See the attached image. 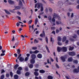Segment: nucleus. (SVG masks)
<instances>
[{
  "instance_id": "f257e3e1",
  "label": "nucleus",
  "mask_w": 79,
  "mask_h": 79,
  "mask_svg": "<svg viewBox=\"0 0 79 79\" xmlns=\"http://www.w3.org/2000/svg\"><path fill=\"white\" fill-rule=\"evenodd\" d=\"M37 8L38 9H40V10L42 12L44 10V7H43V4L41 3H37L35 4V8H37Z\"/></svg>"
},
{
  "instance_id": "f03ea898",
  "label": "nucleus",
  "mask_w": 79,
  "mask_h": 79,
  "mask_svg": "<svg viewBox=\"0 0 79 79\" xmlns=\"http://www.w3.org/2000/svg\"><path fill=\"white\" fill-rule=\"evenodd\" d=\"M15 8L13 10H10V12L11 13H16V12L14 11L15 10H19L20 9V7L19 6H15Z\"/></svg>"
},
{
  "instance_id": "7ed1b4c3",
  "label": "nucleus",
  "mask_w": 79,
  "mask_h": 79,
  "mask_svg": "<svg viewBox=\"0 0 79 79\" xmlns=\"http://www.w3.org/2000/svg\"><path fill=\"white\" fill-rule=\"evenodd\" d=\"M53 18L52 19V21L53 23H55V18H56V17L57 16V15L55 13H54L53 15Z\"/></svg>"
},
{
  "instance_id": "20e7f679",
  "label": "nucleus",
  "mask_w": 79,
  "mask_h": 79,
  "mask_svg": "<svg viewBox=\"0 0 79 79\" xmlns=\"http://www.w3.org/2000/svg\"><path fill=\"white\" fill-rule=\"evenodd\" d=\"M69 55L70 56H75L76 55V53L74 52H70L69 53Z\"/></svg>"
},
{
  "instance_id": "39448f33",
  "label": "nucleus",
  "mask_w": 79,
  "mask_h": 79,
  "mask_svg": "<svg viewBox=\"0 0 79 79\" xmlns=\"http://www.w3.org/2000/svg\"><path fill=\"white\" fill-rule=\"evenodd\" d=\"M62 50L64 52H65L67 50V48L66 47H63L62 48Z\"/></svg>"
},
{
  "instance_id": "423d86ee",
  "label": "nucleus",
  "mask_w": 79,
  "mask_h": 79,
  "mask_svg": "<svg viewBox=\"0 0 79 79\" xmlns=\"http://www.w3.org/2000/svg\"><path fill=\"white\" fill-rule=\"evenodd\" d=\"M31 58L32 59H34L35 60L36 58V55L35 54H33L31 56Z\"/></svg>"
},
{
  "instance_id": "0eeeda50",
  "label": "nucleus",
  "mask_w": 79,
  "mask_h": 79,
  "mask_svg": "<svg viewBox=\"0 0 79 79\" xmlns=\"http://www.w3.org/2000/svg\"><path fill=\"white\" fill-rule=\"evenodd\" d=\"M65 3L67 5H72V3L70 2H69V0H66Z\"/></svg>"
},
{
  "instance_id": "6e6552de",
  "label": "nucleus",
  "mask_w": 79,
  "mask_h": 79,
  "mask_svg": "<svg viewBox=\"0 0 79 79\" xmlns=\"http://www.w3.org/2000/svg\"><path fill=\"white\" fill-rule=\"evenodd\" d=\"M68 61L69 62H72L73 61V59L72 57H69L68 59Z\"/></svg>"
},
{
  "instance_id": "1a4fd4ad",
  "label": "nucleus",
  "mask_w": 79,
  "mask_h": 79,
  "mask_svg": "<svg viewBox=\"0 0 79 79\" xmlns=\"http://www.w3.org/2000/svg\"><path fill=\"white\" fill-rule=\"evenodd\" d=\"M60 58L63 62H64V61H66V60H65V57H64L61 56L60 57Z\"/></svg>"
},
{
  "instance_id": "9d476101",
  "label": "nucleus",
  "mask_w": 79,
  "mask_h": 79,
  "mask_svg": "<svg viewBox=\"0 0 79 79\" xmlns=\"http://www.w3.org/2000/svg\"><path fill=\"white\" fill-rule=\"evenodd\" d=\"M8 2L9 4H15V2L13 1L8 0Z\"/></svg>"
},
{
  "instance_id": "9b49d317",
  "label": "nucleus",
  "mask_w": 79,
  "mask_h": 79,
  "mask_svg": "<svg viewBox=\"0 0 79 79\" xmlns=\"http://www.w3.org/2000/svg\"><path fill=\"white\" fill-rule=\"evenodd\" d=\"M56 25H60V24H62V23L60 21H56Z\"/></svg>"
},
{
  "instance_id": "f8f14e48",
  "label": "nucleus",
  "mask_w": 79,
  "mask_h": 79,
  "mask_svg": "<svg viewBox=\"0 0 79 79\" xmlns=\"http://www.w3.org/2000/svg\"><path fill=\"white\" fill-rule=\"evenodd\" d=\"M35 59H32L30 60V63L32 64H34L35 63Z\"/></svg>"
},
{
  "instance_id": "ddd939ff",
  "label": "nucleus",
  "mask_w": 79,
  "mask_h": 79,
  "mask_svg": "<svg viewBox=\"0 0 79 79\" xmlns=\"http://www.w3.org/2000/svg\"><path fill=\"white\" fill-rule=\"evenodd\" d=\"M73 72L75 73H79V70L76 69H75L73 70Z\"/></svg>"
},
{
  "instance_id": "4468645a",
  "label": "nucleus",
  "mask_w": 79,
  "mask_h": 79,
  "mask_svg": "<svg viewBox=\"0 0 79 79\" xmlns=\"http://www.w3.org/2000/svg\"><path fill=\"white\" fill-rule=\"evenodd\" d=\"M37 56L38 58H42V54H39L37 55Z\"/></svg>"
},
{
  "instance_id": "2eb2a0df",
  "label": "nucleus",
  "mask_w": 79,
  "mask_h": 79,
  "mask_svg": "<svg viewBox=\"0 0 79 79\" xmlns=\"http://www.w3.org/2000/svg\"><path fill=\"white\" fill-rule=\"evenodd\" d=\"M4 11H5V13H6V14H7V15H10V14H11L10 12L7 10H5Z\"/></svg>"
},
{
  "instance_id": "dca6fc26",
  "label": "nucleus",
  "mask_w": 79,
  "mask_h": 79,
  "mask_svg": "<svg viewBox=\"0 0 79 79\" xmlns=\"http://www.w3.org/2000/svg\"><path fill=\"white\" fill-rule=\"evenodd\" d=\"M61 50H62V48L59 47H57V51L58 52H60L61 51Z\"/></svg>"
},
{
  "instance_id": "f3484780",
  "label": "nucleus",
  "mask_w": 79,
  "mask_h": 79,
  "mask_svg": "<svg viewBox=\"0 0 79 79\" xmlns=\"http://www.w3.org/2000/svg\"><path fill=\"white\" fill-rule=\"evenodd\" d=\"M61 38L60 36H58L57 38V41L58 42H61Z\"/></svg>"
},
{
  "instance_id": "a211bd4d",
  "label": "nucleus",
  "mask_w": 79,
  "mask_h": 79,
  "mask_svg": "<svg viewBox=\"0 0 79 79\" xmlns=\"http://www.w3.org/2000/svg\"><path fill=\"white\" fill-rule=\"evenodd\" d=\"M19 60L20 61H23L24 60V59L22 57H21L19 58Z\"/></svg>"
},
{
  "instance_id": "6ab92c4d",
  "label": "nucleus",
  "mask_w": 79,
  "mask_h": 79,
  "mask_svg": "<svg viewBox=\"0 0 79 79\" xmlns=\"http://www.w3.org/2000/svg\"><path fill=\"white\" fill-rule=\"evenodd\" d=\"M73 62L75 64H77L78 63V61L77 60H74Z\"/></svg>"
},
{
  "instance_id": "aec40b11",
  "label": "nucleus",
  "mask_w": 79,
  "mask_h": 79,
  "mask_svg": "<svg viewBox=\"0 0 79 79\" xmlns=\"http://www.w3.org/2000/svg\"><path fill=\"white\" fill-rule=\"evenodd\" d=\"M37 23H38V18H36L35 19V25H37Z\"/></svg>"
},
{
  "instance_id": "412c9836",
  "label": "nucleus",
  "mask_w": 79,
  "mask_h": 79,
  "mask_svg": "<svg viewBox=\"0 0 79 79\" xmlns=\"http://www.w3.org/2000/svg\"><path fill=\"white\" fill-rule=\"evenodd\" d=\"M34 74L35 76H39V73L38 72H35L34 73Z\"/></svg>"
},
{
  "instance_id": "4be33fe9",
  "label": "nucleus",
  "mask_w": 79,
  "mask_h": 79,
  "mask_svg": "<svg viewBox=\"0 0 79 79\" xmlns=\"http://www.w3.org/2000/svg\"><path fill=\"white\" fill-rule=\"evenodd\" d=\"M19 67V65L18 64H17L15 65V66L14 68L15 69H17L18 67Z\"/></svg>"
},
{
  "instance_id": "5701e85b",
  "label": "nucleus",
  "mask_w": 79,
  "mask_h": 79,
  "mask_svg": "<svg viewBox=\"0 0 79 79\" xmlns=\"http://www.w3.org/2000/svg\"><path fill=\"white\" fill-rule=\"evenodd\" d=\"M74 50V47H71V46H69V50Z\"/></svg>"
},
{
  "instance_id": "b1692460",
  "label": "nucleus",
  "mask_w": 79,
  "mask_h": 79,
  "mask_svg": "<svg viewBox=\"0 0 79 79\" xmlns=\"http://www.w3.org/2000/svg\"><path fill=\"white\" fill-rule=\"evenodd\" d=\"M45 71L43 70H40V73H45Z\"/></svg>"
},
{
  "instance_id": "393cba45",
  "label": "nucleus",
  "mask_w": 79,
  "mask_h": 79,
  "mask_svg": "<svg viewBox=\"0 0 79 79\" xmlns=\"http://www.w3.org/2000/svg\"><path fill=\"white\" fill-rule=\"evenodd\" d=\"M45 47L47 49V51L48 52V53H50V51H49V49H48V48L47 47V46L46 45Z\"/></svg>"
},
{
  "instance_id": "a878e982",
  "label": "nucleus",
  "mask_w": 79,
  "mask_h": 79,
  "mask_svg": "<svg viewBox=\"0 0 79 79\" xmlns=\"http://www.w3.org/2000/svg\"><path fill=\"white\" fill-rule=\"evenodd\" d=\"M20 52H21V50L19 49H18L17 50V53L19 54H20Z\"/></svg>"
},
{
  "instance_id": "bb28decb",
  "label": "nucleus",
  "mask_w": 79,
  "mask_h": 79,
  "mask_svg": "<svg viewBox=\"0 0 79 79\" xmlns=\"http://www.w3.org/2000/svg\"><path fill=\"white\" fill-rule=\"evenodd\" d=\"M14 78L15 79H17L18 78V76L17 75H15L14 76Z\"/></svg>"
},
{
  "instance_id": "cd10ccee",
  "label": "nucleus",
  "mask_w": 79,
  "mask_h": 79,
  "mask_svg": "<svg viewBox=\"0 0 79 79\" xmlns=\"http://www.w3.org/2000/svg\"><path fill=\"white\" fill-rule=\"evenodd\" d=\"M50 41L51 42H52V44H53V42L55 41V40H54V39H53L51 37Z\"/></svg>"
},
{
  "instance_id": "c85d7f7f",
  "label": "nucleus",
  "mask_w": 79,
  "mask_h": 79,
  "mask_svg": "<svg viewBox=\"0 0 79 79\" xmlns=\"http://www.w3.org/2000/svg\"><path fill=\"white\" fill-rule=\"evenodd\" d=\"M57 44L59 45H62V43H61L60 41H58Z\"/></svg>"
},
{
  "instance_id": "c756f323",
  "label": "nucleus",
  "mask_w": 79,
  "mask_h": 79,
  "mask_svg": "<svg viewBox=\"0 0 79 79\" xmlns=\"http://www.w3.org/2000/svg\"><path fill=\"white\" fill-rule=\"evenodd\" d=\"M29 67L30 68V69H32V68H33V64H30L29 66Z\"/></svg>"
},
{
  "instance_id": "7c9ffc66",
  "label": "nucleus",
  "mask_w": 79,
  "mask_h": 79,
  "mask_svg": "<svg viewBox=\"0 0 79 79\" xmlns=\"http://www.w3.org/2000/svg\"><path fill=\"white\" fill-rule=\"evenodd\" d=\"M66 40V37H64L63 38V39L62 40V42H64V41H65V40Z\"/></svg>"
},
{
  "instance_id": "2f4dec72",
  "label": "nucleus",
  "mask_w": 79,
  "mask_h": 79,
  "mask_svg": "<svg viewBox=\"0 0 79 79\" xmlns=\"http://www.w3.org/2000/svg\"><path fill=\"white\" fill-rule=\"evenodd\" d=\"M17 73L18 74H20L21 71L20 70H18L17 71Z\"/></svg>"
},
{
  "instance_id": "473e14b6",
  "label": "nucleus",
  "mask_w": 79,
  "mask_h": 79,
  "mask_svg": "<svg viewBox=\"0 0 79 79\" xmlns=\"http://www.w3.org/2000/svg\"><path fill=\"white\" fill-rule=\"evenodd\" d=\"M40 37H44V36H45V34H41L40 35Z\"/></svg>"
},
{
  "instance_id": "72a5a7b5",
  "label": "nucleus",
  "mask_w": 79,
  "mask_h": 79,
  "mask_svg": "<svg viewBox=\"0 0 79 79\" xmlns=\"http://www.w3.org/2000/svg\"><path fill=\"white\" fill-rule=\"evenodd\" d=\"M4 29H6L7 30H8L9 29V28H8V27L6 26L4 27Z\"/></svg>"
},
{
  "instance_id": "f704fd0d",
  "label": "nucleus",
  "mask_w": 79,
  "mask_h": 79,
  "mask_svg": "<svg viewBox=\"0 0 79 79\" xmlns=\"http://www.w3.org/2000/svg\"><path fill=\"white\" fill-rule=\"evenodd\" d=\"M48 79H53V77L52 76H48Z\"/></svg>"
},
{
  "instance_id": "c9c22d12",
  "label": "nucleus",
  "mask_w": 79,
  "mask_h": 79,
  "mask_svg": "<svg viewBox=\"0 0 79 79\" xmlns=\"http://www.w3.org/2000/svg\"><path fill=\"white\" fill-rule=\"evenodd\" d=\"M66 68L67 69H69L71 68V66L69 65H68L67 66H66Z\"/></svg>"
},
{
  "instance_id": "e433bc0d",
  "label": "nucleus",
  "mask_w": 79,
  "mask_h": 79,
  "mask_svg": "<svg viewBox=\"0 0 79 79\" xmlns=\"http://www.w3.org/2000/svg\"><path fill=\"white\" fill-rule=\"evenodd\" d=\"M20 23H19V22L17 23H16V26L17 27H19V25H20Z\"/></svg>"
},
{
  "instance_id": "4c0bfd02",
  "label": "nucleus",
  "mask_w": 79,
  "mask_h": 79,
  "mask_svg": "<svg viewBox=\"0 0 79 79\" xmlns=\"http://www.w3.org/2000/svg\"><path fill=\"white\" fill-rule=\"evenodd\" d=\"M19 5H23V4H22V2L20 0L19 1Z\"/></svg>"
},
{
  "instance_id": "58836bf2",
  "label": "nucleus",
  "mask_w": 79,
  "mask_h": 79,
  "mask_svg": "<svg viewBox=\"0 0 79 79\" xmlns=\"http://www.w3.org/2000/svg\"><path fill=\"white\" fill-rule=\"evenodd\" d=\"M30 73H29V72H27L26 74H25V76H28L29 75Z\"/></svg>"
},
{
  "instance_id": "ea45409f",
  "label": "nucleus",
  "mask_w": 79,
  "mask_h": 79,
  "mask_svg": "<svg viewBox=\"0 0 79 79\" xmlns=\"http://www.w3.org/2000/svg\"><path fill=\"white\" fill-rule=\"evenodd\" d=\"M18 70H19V71H21L22 70V67H19L18 68Z\"/></svg>"
},
{
  "instance_id": "a19ab883",
  "label": "nucleus",
  "mask_w": 79,
  "mask_h": 79,
  "mask_svg": "<svg viewBox=\"0 0 79 79\" xmlns=\"http://www.w3.org/2000/svg\"><path fill=\"white\" fill-rule=\"evenodd\" d=\"M32 20H30L28 22L29 24H31L32 23Z\"/></svg>"
},
{
  "instance_id": "79ce46f5",
  "label": "nucleus",
  "mask_w": 79,
  "mask_h": 79,
  "mask_svg": "<svg viewBox=\"0 0 79 79\" xmlns=\"http://www.w3.org/2000/svg\"><path fill=\"white\" fill-rule=\"evenodd\" d=\"M5 77V75H2L1 77V79H3V78Z\"/></svg>"
},
{
  "instance_id": "37998d69",
  "label": "nucleus",
  "mask_w": 79,
  "mask_h": 79,
  "mask_svg": "<svg viewBox=\"0 0 79 79\" xmlns=\"http://www.w3.org/2000/svg\"><path fill=\"white\" fill-rule=\"evenodd\" d=\"M34 42L35 43H38V42H39V41L36 39H35L34 40Z\"/></svg>"
},
{
  "instance_id": "c03bdc74",
  "label": "nucleus",
  "mask_w": 79,
  "mask_h": 79,
  "mask_svg": "<svg viewBox=\"0 0 79 79\" xmlns=\"http://www.w3.org/2000/svg\"><path fill=\"white\" fill-rule=\"evenodd\" d=\"M28 58H28V57H27L25 59V61H27L28 60Z\"/></svg>"
},
{
  "instance_id": "a18cd8bd",
  "label": "nucleus",
  "mask_w": 79,
  "mask_h": 79,
  "mask_svg": "<svg viewBox=\"0 0 79 79\" xmlns=\"http://www.w3.org/2000/svg\"><path fill=\"white\" fill-rule=\"evenodd\" d=\"M56 18H57L58 19H59V20H60L61 19V18H60V16L58 15H57V16L56 17Z\"/></svg>"
},
{
  "instance_id": "49530a36",
  "label": "nucleus",
  "mask_w": 79,
  "mask_h": 79,
  "mask_svg": "<svg viewBox=\"0 0 79 79\" xmlns=\"http://www.w3.org/2000/svg\"><path fill=\"white\" fill-rule=\"evenodd\" d=\"M32 50H36L37 48L36 47H32Z\"/></svg>"
},
{
  "instance_id": "de8ad7c7",
  "label": "nucleus",
  "mask_w": 79,
  "mask_h": 79,
  "mask_svg": "<svg viewBox=\"0 0 79 79\" xmlns=\"http://www.w3.org/2000/svg\"><path fill=\"white\" fill-rule=\"evenodd\" d=\"M73 38H74L75 39V38H76L77 37V35H74L73 36Z\"/></svg>"
},
{
  "instance_id": "09e8293b",
  "label": "nucleus",
  "mask_w": 79,
  "mask_h": 79,
  "mask_svg": "<svg viewBox=\"0 0 79 79\" xmlns=\"http://www.w3.org/2000/svg\"><path fill=\"white\" fill-rule=\"evenodd\" d=\"M56 66L57 68H60V67H59V66L58 65V64H56Z\"/></svg>"
},
{
  "instance_id": "8fccbe9b",
  "label": "nucleus",
  "mask_w": 79,
  "mask_h": 79,
  "mask_svg": "<svg viewBox=\"0 0 79 79\" xmlns=\"http://www.w3.org/2000/svg\"><path fill=\"white\" fill-rule=\"evenodd\" d=\"M16 18H18V19H19V20H20V21H21V17L19 16H17L16 17Z\"/></svg>"
},
{
  "instance_id": "3c124183",
  "label": "nucleus",
  "mask_w": 79,
  "mask_h": 79,
  "mask_svg": "<svg viewBox=\"0 0 79 79\" xmlns=\"http://www.w3.org/2000/svg\"><path fill=\"white\" fill-rule=\"evenodd\" d=\"M38 52H39V51L36 50L34 52V53L36 54L37 53H38Z\"/></svg>"
},
{
  "instance_id": "603ef678",
  "label": "nucleus",
  "mask_w": 79,
  "mask_h": 79,
  "mask_svg": "<svg viewBox=\"0 0 79 79\" xmlns=\"http://www.w3.org/2000/svg\"><path fill=\"white\" fill-rule=\"evenodd\" d=\"M45 40L46 42H47V44H48V38L47 37H46Z\"/></svg>"
},
{
  "instance_id": "864d4df0",
  "label": "nucleus",
  "mask_w": 79,
  "mask_h": 79,
  "mask_svg": "<svg viewBox=\"0 0 79 79\" xmlns=\"http://www.w3.org/2000/svg\"><path fill=\"white\" fill-rule=\"evenodd\" d=\"M56 33H58L60 32L59 30L56 29Z\"/></svg>"
},
{
  "instance_id": "5fc2aeb1",
  "label": "nucleus",
  "mask_w": 79,
  "mask_h": 79,
  "mask_svg": "<svg viewBox=\"0 0 79 79\" xmlns=\"http://www.w3.org/2000/svg\"><path fill=\"white\" fill-rule=\"evenodd\" d=\"M49 21H52V17L50 16H49L48 17Z\"/></svg>"
},
{
  "instance_id": "6e6d98bb",
  "label": "nucleus",
  "mask_w": 79,
  "mask_h": 79,
  "mask_svg": "<svg viewBox=\"0 0 79 79\" xmlns=\"http://www.w3.org/2000/svg\"><path fill=\"white\" fill-rule=\"evenodd\" d=\"M10 75L11 77H13V73L12 72H10Z\"/></svg>"
},
{
  "instance_id": "4d7b16f0",
  "label": "nucleus",
  "mask_w": 79,
  "mask_h": 79,
  "mask_svg": "<svg viewBox=\"0 0 79 79\" xmlns=\"http://www.w3.org/2000/svg\"><path fill=\"white\" fill-rule=\"evenodd\" d=\"M59 4H60V5H63V4L61 2H59Z\"/></svg>"
},
{
  "instance_id": "13d9d810",
  "label": "nucleus",
  "mask_w": 79,
  "mask_h": 79,
  "mask_svg": "<svg viewBox=\"0 0 79 79\" xmlns=\"http://www.w3.org/2000/svg\"><path fill=\"white\" fill-rule=\"evenodd\" d=\"M30 54H33V53H34V52L32 51H30Z\"/></svg>"
},
{
  "instance_id": "bf43d9fd",
  "label": "nucleus",
  "mask_w": 79,
  "mask_h": 79,
  "mask_svg": "<svg viewBox=\"0 0 79 79\" xmlns=\"http://www.w3.org/2000/svg\"><path fill=\"white\" fill-rule=\"evenodd\" d=\"M74 16V13H72V14L71 15V18H73Z\"/></svg>"
},
{
  "instance_id": "052dcab7",
  "label": "nucleus",
  "mask_w": 79,
  "mask_h": 79,
  "mask_svg": "<svg viewBox=\"0 0 79 79\" xmlns=\"http://www.w3.org/2000/svg\"><path fill=\"white\" fill-rule=\"evenodd\" d=\"M5 55V53H2L1 54V56H4V55Z\"/></svg>"
},
{
  "instance_id": "680f3d73",
  "label": "nucleus",
  "mask_w": 79,
  "mask_h": 79,
  "mask_svg": "<svg viewBox=\"0 0 79 79\" xmlns=\"http://www.w3.org/2000/svg\"><path fill=\"white\" fill-rule=\"evenodd\" d=\"M14 40H15V37L13 36V38L12 40V42H13Z\"/></svg>"
},
{
  "instance_id": "e2e57ef3",
  "label": "nucleus",
  "mask_w": 79,
  "mask_h": 79,
  "mask_svg": "<svg viewBox=\"0 0 79 79\" xmlns=\"http://www.w3.org/2000/svg\"><path fill=\"white\" fill-rule=\"evenodd\" d=\"M49 11L50 12H52V8H49Z\"/></svg>"
},
{
  "instance_id": "0e129e2a",
  "label": "nucleus",
  "mask_w": 79,
  "mask_h": 79,
  "mask_svg": "<svg viewBox=\"0 0 79 79\" xmlns=\"http://www.w3.org/2000/svg\"><path fill=\"white\" fill-rule=\"evenodd\" d=\"M39 69H35L34 70V71H36V72H37V71H39Z\"/></svg>"
},
{
  "instance_id": "69168bd1",
  "label": "nucleus",
  "mask_w": 79,
  "mask_h": 79,
  "mask_svg": "<svg viewBox=\"0 0 79 79\" xmlns=\"http://www.w3.org/2000/svg\"><path fill=\"white\" fill-rule=\"evenodd\" d=\"M19 55L18 57V59H19V58L20 57V56H21V54H19Z\"/></svg>"
},
{
  "instance_id": "338daca9",
  "label": "nucleus",
  "mask_w": 79,
  "mask_h": 79,
  "mask_svg": "<svg viewBox=\"0 0 79 79\" xmlns=\"http://www.w3.org/2000/svg\"><path fill=\"white\" fill-rule=\"evenodd\" d=\"M14 56H15V57H17L18 56V54H14Z\"/></svg>"
},
{
  "instance_id": "774afa93",
  "label": "nucleus",
  "mask_w": 79,
  "mask_h": 79,
  "mask_svg": "<svg viewBox=\"0 0 79 79\" xmlns=\"http://www.w3.org/2000/svg\"><path fill=\"white\" fill-rule=\"evenodd\" d=\"M30 56V54L29 53L27 54V57H29Z\"/></svg>"
}]
</instances>
